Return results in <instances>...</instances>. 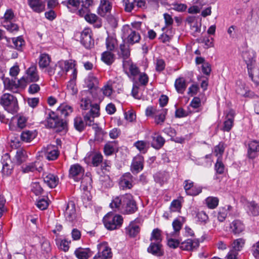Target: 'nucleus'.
I'll return each instance as SVG.
<instances>
[{"instance_id": "1", "label": "nucleus", "mask_w": 259, "mask_h": 259, "mask_svg": "<svg viewBox=\"0 0 259 259\" xmlns=\"http://www.w3.org/2000/svg\"><path fill=\"white\" fill-rule=\"evenodd\" d=\"M110 206L124 213H133L138 209L136 201L129 194L115 197L110 203Z\"/></svg>"}, {"instance_id": "2", "label": "nucleus", "mask_w": 259, "mask_h": 259, "mask_svg": "<svg viewBox=\"0 0 259 259\" xmlns=\"http://www.w3.org/2000/svg\"><path fill=\"white\" fill-rule=\"evenodd\" d=\"M80 106L83 110H87L91 107L90 111L84 115V119L86 124L90 126L93 124L94 118L99 115V105L98 104L92 105L90 100L88 98H83L80 100Z\"/></svg>"}, {"instance_id": "3", "label": "nucleus", "mask_w": 259, "mask_h": 259, "mask_svg": "<svg viewBox=\"0 0 259 259\" xmlns=\"http://www.w3.org/2000/svg\"><path fill=\"white\" fill-rule=\"evenodd\" d=\"M0 104L9 113H15L18 109L17 98L9 93H5L0 97Z\"/></svg>"}, {"instance_id": "4", "label": "nucleus", "mask_w": 259, "mask_h": 259, "mask_svg": "<svg viewBox=\"0 0 259 259\" xmlns=\"http://www.w3.org/2000/svg\"><path fill=\"white\" fill-rule=\"evenodd\" d=\"M103 223L108 230L117 229L121 226L123 218L120 215H114L111 213H109L104 217Z\"/></svg>"}, {"instance_id": "5", "label": "nucleus", "mask_w": 259, "mask_h": 259, "mask_svg": "<svg viewBox=\"0 0 259 259\" xmlns=\"http://www.w3.org/2000/svg\"><path fill=\"white\" fill-rule=\"evenodd\" d=\"M112 8V3L109 0H100V4L98 9V14L101 17L107 16L108 21L112 23L115 22V19L112 16H109Z\"/></svg>"}, {"instance_id": "6", "label": "nucleus", "mask_w": 259, "mask_h": 259, "mask_svg": "<svg viewBox=\"0 0 259 259\" xmlns=\"http://www.w3.org/2000/svg\"><path fill=\"white\" fill-rule=\"evenodd\" d=\"M98 253L94 257V259H108L112 256L111 248L107 243L103 242L97 246Z\"/></svg>"}, {"instance_id": "7", "label": "nucleus", "mask_w": 259, "mask_h": 259, "mask_svg": "<svg viewBox=\"0 0 259 259\" xmlns=\"http://www.w3.org/2000/svg\"><path fill=\"white\" fill-rule=\"evenodd\" d=\"M65 220L69 222L74 223L77 218V214L74 203L71 201H69L66 205L64 211Z\"/></svg>"}, {"instance_id": "8", "label": "nucleus", "mask_w": 259, "mask_h": 259, "mask_svg": "<svg viewBox=\"0 0 259 259\" xmlns=\"http://www.w3.org/2000/svg\"><path fill=\"white\" fill-rule=\"evenodd\" d=\"M91 30L85 28L81 33L80 42L87 49H90L94 46V40L92 38Z\"/></svg>"}, {"instance_id": "9", "label": "nucleus", "mask_w": 259, "mask_h": 259, "mask_svg": "<svg viewBox=\"0 0 259 259\" xmlns=\"http://www.w3.org/2000/svg\"><path fill=\"white\" fill-rule=\"evenodd\" d=\"M3 169L2 173L6 176L10 175L13 170L14 164L10 159L9 154L6 153L2 159Z\"/></svg>"}, {"instance_id": "10", "label": "nucleus", "mask_w": 259, "mask_h": 259, "mask_svg": "<svg viewBox=\"0 0 259 259\" xmlns=\"http://www.w3.org/2000/svg\"><path fill=\"white\" fill-rule=\"evenodd\" d=\"M83 174V168L78 164L71 165L69 169V176L76 182L80 180Z\"/></svg>"}, {"instance_id": "11", "label": "nucleus", "mask_w": 259, "mask_h": 259, "mask_svg": "<svg viewBox=\"0 0 259 259\" xmlns=\"http://www.w3.org/2000/svg\"><path fill=\"white\" fill-rule=\"evenodd\" d=\"M144 167V158L141 155H137L133 159L131 166V170L133 174H138Z\"/></svg>"}, {"instance_id": "12", "label": "nucleus", "mask_w": 259, "mask_h": 259, "mask_svg": "<svg viewBox=\"0 0 259 259\" xmlns=\"http://www.w3.org/2000/svg\"><path fill=\"white\" fill-rule=\"evenodd\" d=\"M255 57V52L251 49H249L243 52L242 57L247 65V68L257 65L256 64Z\"/></svg>"}, {"instance_id": "13", "label": "nucleus", "mask_w": 259, "mask_h": 259, "mask_svg": "<svg viewBox=\"0 0 259 259\" xmlns=\"http://www.w3.org/2000/svg\"><path fill=\"white\" fill-rule=\"evenodd\" d=\"M45 155L49 160H55L59 155V151L58 148L55 145H48L44 148Z\"/></svg>"}, {"instance_id": "14", "label": "nucleus", "mask_w": 259, "mask_h": 259, "mask_svg": "<svg viewBox=\"0 0 259 259\" xmlns=\"http://www.w3.org/2000/svg\"><path fill=\"white\" fill-rule=\"evenodd\" d=\"M162 247L161 243L151 242L147 248V251L154 255L160 256L163 254Z\"/></svg>"}, {"instance_id": "15", "label": "nucleus", "mask_w": 259, "mask_h": 259, "mask_svg": "<svg viewBox=\"0 0 259 259\" xmlns=\"http://www.w3.org/2000/svg\"><path fill=\"white\" fill-rule=\"evenodd\" d=\"M235 112L233 110H231L227 113L226 120L224 122V126L222 128V130L225 132H229L233 125L234 118Z\"/></svg>"}, {"instance_id": "16", "label": "nucleus", "mask_w": 259, "mask_h": 259, "mask_svg": "<svg viewBox=\"0 0 259 259\" xmlns=\"http://www.w3.org/2000/svg\"><path fill=\"white\" fill-rule=\"evenodd\" d=\"M77 74V69H74V72L72 73L71 75V79L69 81H68L67 85V90L72 95L75 94L77 92V89L76 85Z\"/></svg>"}, {"instance_id": "17", "label": "nucleus", "mask_w": 259, "mask_h": 259, "mask_svg": "<svg viewBox=\"0 0 259 259\" xmlns=\"http://www.w3.org/2000/svg\"><path fill=\"white\" fill-rule=\"evenodd\" d=\"M44 181L50 188H53L58 185L59 178L53 174H46L44 175Z\"/></svg>"}, {"instance_id": "18", "label": "nucleus", "mask_w": 259, "mask_h": 259, "mask_svg": "<svg viewBox=\"0 0 259 259\" xmlns=\"http://www.w3.org/2000/svg\"><path fill=\"white\" fill-rule=\"evenodd\" d=\"M124 70L128 69L130 74L133 76H136L140 73L139 69L136 64H134L132 61H124L122 65Z\"/></svg>"}, {"instance_id": "19", "label": "nucleus", "mask_w": 259, "mask_h": 259, "mask_svg": "<svg viewBox=\"0 0 259 259\" xmlns=\"http://www.w3.org/2000/svg\"><path fill=\"white\" fill-rule=\"evenodd\" d=\"M140 228L135 220L131 222L126 228V233L131 237L136 236L140 232Z\"/></svg>"}, {"instance_id": "20", "label": "nucleus", "mask_w": 259, "mask_h": 259, "mask_svg": "<svg viewBox=\"0 0 259 259\" xmlns=\"http://www.w3.org/2000/svg\"><path fill=\"white\" fill-rule=\"evenodd\" d=\"M199 245V243L198 240L187 239L182 242L180 247L183 250H191L198 247Z\"/></svg>"}, {"instance_id": "21", "label": "nucleus", "mask_w": 259, "mask_h": 259, "mask_svg": "<svg viewBox=\"0 0 259 259\" xmlns=\"http://www.w3.org/2000/svg\"><path fill=\"white\" fill-rule=\"evenodd\" d=\"M28 5L35 12L40 13L45 10V5L40 0H28Z\"/></svg>"}, {"instance_id": "22", "label": "nucleus", "mask_w": 259, "mask_h": 259, "mask_svg": "<svg viewBox=\"0 0 259 259\" xmlns=\"http://www.w3.org/2000/svg\"><path fill=\"white\" fill-rule=\"evenodd\" d=\"M248 74L256 85L259 83V66L257 65L247 68Z\"/></svg>"}, {"instance_id": "23", "label": "nucleus", "mask_w": 259, "mask_h": 259, "mask_svg": "<svg viewBox=\"0 0 259 259\" xmlns=\"http://www.w3.org/2000/svg\"><path fill=\"white\" fill-rule=\"evenodd\" d=\"M27 78L30 82H35L39 79V76L37 74L36 67L32 65L26 71Z\"/></svg>"}, {"instance_id": "24", "label": "nucleus", "mask_w": 259, "mask_h": 259, "mask_svg": "<svg viewBox=\"0 0 259 259\" xmlns=\"http://www.w3.org/2000/svg\"><path fill=\"white\" fill-rule=\"evenodd\" d=\"M118 56L119 58L122 59V63L124 61H131V60L129 59L130 51L124 43L120 45Z\"/></svg>"}, {"instance_id": "25", "label": "nucleus", "mask_w": 259, "mask_h": 259, "mask_svg": "<svg viewBox=\"0 0 259 259\" xmlns=\"http://www.w3.org/2000/svg\"><path fill=\"white\" fill-rule=\"evenodd\" d=\"M27 158L26 151L23 149H17L15 156V163L19 165L25 161Z\"/></svg>"}, {"instance_id": "26", "label": "nucleus", "mask_w": 259, "mask_h": 259, "mask_svg": "<svg viewBox=\"0 0 259 259\" xmlns=\"http://www.w3.org/2000/svg\"><path fill=\"white\" fill-rule=\"evenodd\" d=\"M127 32L129 33L127 37V42L131 45L138 42L141 38L139 33L135 30L127 28Z\"/></svg>"}, {"instance_id": "27", "label": "nucleus", "mask_w": 259, "mask_h": 259, "mask_svg": "<svg viewBox=\"0 0 259 259\" xmlns=\"http://www.w3.org/2000/svg\"><path fill=\"white\" fill-rule=\"evenodd\" d=\"M248 147V156L250 158H254L256 156V152L259 151V142L256 141H251Z\"/></svg>"}, {"instance_id": "28", "label": "nucleus", "mask_w": 259, "mask_h": 259, "mask_svg": "<svg viewBox=\"0 0 259 259\" xmlns=\"http://www.w3.org/2000/svg\"><path fill=\"white\" fill-rule=\"evenodd\" d=\"M5 89L8 90L14 93L18 92V85L15 80H11L9 78H6L4 80Z\"/></svg>"}, {"instance_id": "29", "label": "nucleus", "mask_w": 259, "mask_h": 259, "mask_svg": "<svg viewBox=\"0 0 259 259\" xmlns=\"http://www.w3.org/2000/svg\"><path fill=\"white\" fill-rule=\"evenodd\" d=\"M101 60L107 65H110L115 60V55L111 51H105L102 54Z\"/></svg>"}, {"instance_id": "30", "label": "nucleus", "mask_w": 259, "mask_h": 259, "mask_svg": "<svg viewBox=\"0 0 259 259\" xmlns=\"http://www.w3.org/2000/svg\"><path fill=\"white\" fill-rule=\"evenodd\" d=\"M152 141L151 145L155 149H160L162 147L165 143V140L160 135L155 134L152 137Z\"/></svg>"}, {"instance_id": "31", "label": "nucleus", "mask_w": 259, "mask_h": 259, "mask_svg": "<svg viewBox=\"0 0 259 259\" xmlns=\"http://www.w3.org/2000/svg\"><path fill=\"white\" fill-rule=\"evenodd\" d=\"M167 111L166 109H161L160 110L156 111L154 117L155 122L156 124H162L164 122Z\"/></svg>"}, {"instance_id": "32", "label": "nucleus", "mask_w": 259, "mask_h": 259, "mask_svg": "<svg viewBox=\"0 0 259 259\" xmlns=\"http://www.w3.org/2000/svg\"><path fill=\"white\" fill-rule=\"evenodd\" d=\"M87 87L90 90L96 89V85L98 83V80L96 77L93 74L90 73L85 80Z\"/></svg>"}, {"instance_id": "33", "label": "nucleus", "mask_w": 259, "mask_h": 259, "mask_svg": "<svg viewBox=\"0 0 259 259\" xmlns=\"http://www.w3.org/2000/svg\"><path fill=\"white\" fill-rule=\"evenodd\" d=\"M62 4L66 5L70 12L73 13L78 9L80 1L67 0V1L62 2Z\"/></svg>"}, {"instance_id": "34", "label": "nucleus", "mask_w": 259, "mask_h": 259, "mask_svg": "<svg viewBox=\"0 0 259 259\" xmlns=\"http://www.w3.org/2000/svg\"><path fill=\"white\" fill-rule=\"evenodd\" d=\"M51 62L50 56L46 53L41 54L39 57L38 65L40 68H47Z\"/></svg>"}, {"instance_id": "35", "label": "nucleus", "mask_w": 259, "mask_h": 259, "mask_svg": "<svg viewBox=\"0 0 259 259\" xmlns=\"http://www.w3.org/2000/svg\"><path fill=\"white\" fill-rule=\"evenodd\" d=\"M244 226L242 222L239 220L233 221L230 225L231 231L234 234H239L244 230Z\"/></svg>"}, {"instance_id": "36", "label": "nucleus", "mask_w": 259, "mask_h": 259, "mask_svg": "<svg viewBox=\"0 0 259 259\" xmlns=\"http://www.w3.org/2000/svg\"><path fill=\"white\" fill-rule=\"evenodd\" d=\"M36 135L34 131H24L21 134V139L24 142H30L35 138Z\"/></svg>"}, {"instance_id": "37", "label": "nucleus", "mask_w": 259, "mask_h": 259, "mask_svg": "<svg viewBox=\"0 0 259 259\" xmlns=\"http://www.w3.org/2000/svg\"><path fill=\"white\" fill-rule=\"evenodd\" d=\"M175 88L179 93H183L186 88L185 80L183 77L177 79L175 83Z\"/></svg>"}, {"instance_id": "38", "label": "nucleus", "mask_w": 259, "mask_h": 259, "mask_svg": "<svg viewBox=\"0 0 259 259\" xmlns=\"http://www.w3.org/2000/svg\"><path fill=\"white\" fill-rule=\"evenodd\" d=\"M149 145V142L145 141H138L134 143V146L142 153L147 152Z\"/></svg>"}, {"instance_id": "39", "label": "nucleus", "mask_w": 259, "mask_h": 259, "mask_svg": "<svg viewBox=\"0 0 259 259\" xmlns=\"http://www.w3.org/2000/svg\"><path fill=\"white\" fill-rule=\"evenodd\" d=\"M219 199L218 197L209 196L206 198L205 203L210 209H214L219 204Z\"/></svg>"}, {"instance_id": "40", "label": "nucleus", "mask_w": 259, "mask_h": 259, "mask_svg": "<svg viewBox=\"0 0 259 259\" xmlns=\"http://www.w3.org/2000/svg\"><path fill=\"white\" fill-rule=\"evenodd\" d=\"M161 232L159 229H154L151 233L150 240L151 242L161 243L162 241Z\"/></svg>"}, {"instance_id": "41", "label": "nucleus", "mask_w": 259, "mask_h": 259, "mask_svg": "<svg viewBox=\"0 0 259 259\" xmlns=\"http://www.w3.org/2000/svg\"><path fill=\"white\" fill-rule=\"evenodd\" d=\"M247 207L249 212L254 216L259 215V205L252 201L248 203Z\"/></svg>"}, {"instance_id": "42", "label": "nucleus", "mask_w": 259, "mask_h": 259, "mask_svg": "<svg viewBox=\"0 0 259 259\" xmlns=\"http://www.w3.org/2000/svg\"><path fill=\"white\" fill-rule=\"evenodd\" d=\"M248 90L245 87L244 83L239 82L237 83L236 92L238 94L242 96L248 97L249 96V93L247 92Z\"/></svg>"}, {"instance_id": "43", "label": "nucleus", "mask_w": 259, "mask_h": 259, "mask_svg": "<svg viewBox=\"0 0 259 259\" xmlns=\"http://www.w3.org/2000/svg\"><path fill=\"white\" fill-rule=\"evenodd\" d=\"M57 111L61 113L62 116L66 117L72 112V108L70 106L62 104L58 108Z\"/></svg>"}, {"instance_id": "44", "label": "nucleus", "mask_w": 259, "mask_h": 259, "mask_svg": "<svg viewBox=\"0 0 259 259\" xmlns=\"http://www.w3.org/2000/svg\"><path fill=\"white\" fill-rule=\"evenodd\" d=\"M117 44L115 38L111 36H108L106 39V47L108 51H112L114 50Z\"/></svg>"}, {"instance_id": "45", "label": "nucleus", "mask_w": 259, "mask_h": 259, "mask_svg": "<svg viewBox=\"0 0 259 259\" xmlns=\"http://www.w3.org/2000/svg\"><path fill=\"white\" fill-rule=\"evenodd\" d=\"M61 64H63V67L65 72H67L69 70L72 69L74 72V69H76L75 68V61L72 60L65 61L64 62H60Z\"/></svg>"}, {"instance_id": "46", "label": "nucleus", "mask_w": 259, "mask_h": 259, "mask_svg": "<svg viewBox=\"0 0 259 259\" xmlns=\"http://www.w3.org/2000/svg\"><path fill=\"white\" fill-rule=\"evenodd\" d=\"M52 114L54 115L53 116H51V114L49 113V117H47V126L50 128H53L56 127L57 122L58 121V118H55L54 112H52Z\"/></svg>"}, {"instance_id": "47", "label": "nucleus", "mask_w": 259, "mask_h": 259, "mask_svg": "<svg viewBox=\"0 0 259 259\" xmlns=\"http://www.w3.org/2000/svg\"><path fill=\"white\" fill-rule=\"evenodd\" d=\"M76 256L79 259H87L89 257V250L78 249L75 250Z\"/></svg>"}, {"instance_id": "48", "label": "nucleus", "mask_w": 259, "mask_h": 259, "mask_svg": "<svg viewBox=\"0 0 259 259\" xmlns=\"http://www.w3.org/2000/svg\"><path fill=\"white\" fill-rule=\"evenodd\" d=\"M57 132L66 131L67 130V122L63 119L58 118L56 124V127H54Z\"/></svg>"}, {"instance_id": "49", "label": "nucleus", "mask_w": 259, "mask_h": 259, "mask_svg": "<svg viewBox=\"0 0 259 259\" xmlns=\"http://www.w3.org/2000/svg\"><path fill=\"white\" fill-rule=\"evenodd\" d=\"M40 243L41 251H43L44 253H49L51 250L49 241L45 238H42L40 240Z\"/></svg>"}, {"instance_id": "50", "label": "nucleus", "mask_w": 259, "mask_h": 259, "mask_svg": "<svg viewBox=\"0 0 259 259\" xmlns=\"http://www.w3.org/2000/svg\"><path fill=\"white\" fill-rule=\"evenodd\" d=\"M123 3L126 12H131L136 8L134 0H123Z\"/></svg>"}, {"instance_id": "51", "label": "nucleus", "mask_w": 259, "mask_h": 259, "mask_svg": "<svg viewBox=\"0 0 259 259\" xmlns=\"http://www.w3.org/2000/svg\"><path fill=\"white\" fill-rule=\"evenodd\" d=\"M74 125L75 129L79 132L82 131L85 126L84 122L80 117H76L74 118Z\"/></svg>"}, {"instance_id": "52", "label": "nucleus", "mask_w": 259, "mask_h": 259, "mask_svg": "<svg viewBox=\"0 0 259 259\" xmlns=\"http://www.w3.org/2000/svg\"><path fill=\"white\" fill-rule=\"evenodd\" d=\"M181 207V202L179 200L175 199L171 202L169 209L171 212H180Z\"/></svg>"}, {"instance_id": "53", "label": "nucleus", "mask_w": 259, "mask_h": 259, "mask_svg": "<svg viewBox=\"0 0 259 259\" xmlns=\"http://www.w3.org/2000/svg\"><path fill=\"white\" fill-rule=\"evenodd\" d=\"M245 243V240L242 238H239L234 240L233 244V250L238 251L241 249Z\"/></svg>"}, {"instance_id": "54", "label": "nucleus", "mask_w": 259, "mask_h": 259, "mask_svg": "<svg viewBox=\"0 0 259 259\" xmlns=\"http://www.w3.org/2000/svg\"><path fill=\"white\" fill-rule=\"evenodd\" d=\"M12 40L15 49L19 51L21 50L22 46L24 45L23 39L21 36H19L17 38H13Z\"/></svg>"}, {"instance_id": "55", "label": "nucleus", "mask_w": 259, "mask_h": 259, "mask_svg": "<svg viewBox=\"0 0 259 259\" xmlns=\"http://www.w3.org/2000/svg\"><path fill=\"white\" fill-rule=\"evenodd\" d=\"M4 27L6 28L10 32H14L18 31V26L17 24L13 23L10 21H6L3 25Z\"/></svg>"}, {"instance_id": "56", "label": "nucleus", "mask_w": 259, "mask_h": 259, "mask_svg": "<svg viewBox=\"0 0 259 259\" xmlns=\"http://www.w3.org/2000/svg\"><path fill=\"white\" fill-rule=\"evenodd\" d=\"M55 74H56V77L57 78L62 76L65 73L64 69L63 67V64H61L60 62L55 65Z\"/></svg>"}, {"instance_id": "57", "label": "nucleus", "mask_w": 259, "mask_h": 259, "mask_svg": "<svg viewBox=\"0 0 259 259\" xmlns=\"http://www.w3.org/2000/svg\"><path fill=\"white\" fill-rule=\"evenodd\" d=\"M225 147L223 143H220L218 145L214 147V153L217 156L221 157L223 154Z\"/></svg>"}, {"instance_id": "58", "label": "nucleus", "mask_w": 259, "mask_h": 259, "mask_svg": "<svg viewBox=\"0 0 259 259\" xmlns=\"http://www.w3.org/2000/svg\"><path fill=\"white\" fill-rule=\"evenodd\" d=\"M173 229L174 230V232L172 233V235H174L178 233L180 230L181 229L182 227V223L178 220H175L172 224Z\"/></svg>"}, {"instance_id": "59", "label": "nucleus", "mask_w": 259, "mask_h": 259, "mask_svg": "<svg viewBox=\"0 0 259 259\" xmlns=\"http://www.w3.org/2000/svg\"><path fill=\"white\" fill-rule=\"evenodd\" d=\"M102 156L100 154H95L92 157V164L94 166H98L102 161Z\"/></svg>"}, {"instance_id": "60", "label": "nucleus", "mask_w": 259, "mask_h": 259, "mask_svg": "<svg viewBox=\"0 0 259 259\" xmlns=\"http://www.w3.org/2000/svg\"><path fill=\"white\" fill-rule=\"evenodd\" d=\"M32 191L36 195H39L42 193L43 189L39 183H35L32 185Z\"/></svg>"}, {"instance_id": "61", "label": "nucleus", "mask_w": 259, "mask_h": 259, "mask_svg": "<svg viewBox=\"0 0 259 259\" xmlns=\"http://www.w3.org/2000/svg\"><path fill=\"white\" fill-rule=\"evenodd\" d=\"M172 6V9L178 12L185 11L187 9V6L183 4L175 3Z\"/></svg>"}, {"instance_id": "62", "label": "nucleus", "mask_w": 259, "mask_h": 259, "mask_svg": "<svg viewBox=\"0 0 259 259\" xmlns=\"http://www.w3.org/2000/svg\"><path fill=\"white\" fill-rule=\"evenodd\" d=\"M215 169L217 171V172L219 174H222L224 172V165L219 159H218L215 164Z\"/></svg>"}, {"instance_id": "63", "label": "nucleus", "mask_w": 259, "mask_h": 259, "mask_svg": "<svg viewBox=\"0 0 259 259\" xmlns=\"http://www.w3.org/2000/svg\"><path fill=\"white\" fill-rule=\"evenodd\" d=\"M228 210L225 208L220 209L218 213V219L220 222H223L226 218Z\"/></svg>"}, {"instance_id": "64", "label": "nucleus", "mask_w": 259, "mask_h": 259, "mask_svg": "<svg viewBox=\"0 0 259 259\" xmlns=\"http://www.w3.org/2000/svg\"><path fill=\"white\" fill-rule=\"evenodd\" d=\"M253 255L256 259H259V241L252 246Z\"/></svg>"}]
</instances>
